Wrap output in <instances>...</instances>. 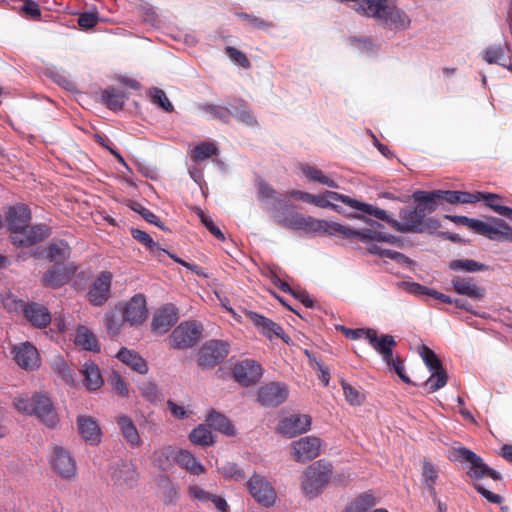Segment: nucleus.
<instances>
[{"mask_svg": "<svg viewBox=\"0 0 512 512\" xmlns=\"http://www.w3.org/2000/svg\"><path fill=\"white\" fill-rule=\"evenodd\" d=\"M505 46H490L484 51L483 59L489 64L504 65L501 60L504 58Z\"/></svg>", "mask_w": 512, "mask_h": 512, "instance_id": "nucleus-52", "label": "nucleus"}, {"mask_svg": "<svg viewBox=\"0 0 512 512\" xmlns=\"http://www.w3.org/2000/svg\"><path fill=\"white\" fill-rule=\"evenodd\" d=\"M178 320V311L172 304L166 305L156 311L152 321L153 331L166 333Z\"/></svg>", "mask_w": 512, "mask_h": 512, "instance_id": "nucleus-27", "label": "nucleus"}, {"mask_svg": "<svg viewBox=\"0 0 512 512\" xmlns=\"http://www.w3.org/2000/svg\"><path fill=\"white\" fill-rule=\"evenodd\" d=\"M98 24L96 13H82L78 18V25L84 29H90Z\"/></svg>", "mask_w": 512, "mask_h": 512, "instance_id": "nucleus-62", "label": "nucleus"}, {"mask_svg": "<svg viewBox=\"0 0 512 512\" xmlns=\"http://www.w3.org/2000/svg\"><path fill=\"white\" fill-rule=\"evenodd\" d=\"M312 419L307 414H293L279 422L278 431L289 438L303 434L310 430Z\"/></svg>", "mask_w": 512, "mask_h": 512, "instance_id": "nucleus-17", "label": "nucleus"}, {"mask_svg": "<svg viewBox=\"0 0 512 512\" xmlns=\"http://www.w3.org/2000/svg\"><path fill=\"white\" fill-rule=\"evenodd\" d=\"M53 469L62 477L70 478L76 473V463L70 453L60 446L53 448L51 457Z\"/></svg>", "mask_w": 512, "mask_h": 512, "instance_id": "nucleus-19", "label": "nucleus"}, {"mask_svg": "<svg viewBox=\"0 0 512 512\" xmlns=\"http://www.w3.org/2000/svg\"><path fill=\"white\" fill-rule=\"evenodd\" d=\"M202 330V324L197 321L183 322L171 333L170 345L175 349L191 348L200 340Z\"/></svg>", "mask_w": 512, "mask_h": 512, "instance_id": "nucleus-8", "label": "nucleus"}, {"mask_svg": "<svg viewBox=\"0 0 512 512\" xmlns=\"http://www.w3.org/2000/svg\"><path fill=\"white\" fill-rule=\"evenodd\" d=\"M202 110L224 123H229L232 117V104L230 107L206 104L202 107Z\"/></svg>", "mask_w": 512, "mask_h": 512, "instance_id": "nucleus-46", "label": "nucleus"}, {"mask_svg": "<svg viewBox=\"0 0 512 512\" xmlns=\"http://www.w3.org/2000/svg\"><path fill=\"white\" fill-rule=\"evenodd\" d=\"M23 314L37 328H45L51 322L48 309L39 303L33 302L23 305Z\"/></svg>", "mask_w": 512, "mask_h": 512, "instance_id": "nucleus-28", "label": "nucleus"}, {"mask_svg": "<svg viewBox=\"0 0 512 512\" xmlns=\"http://www.w3.org/2000/svg\"><path fill=\"white\" fill-rule=\"evenodd\" d=\"M333 473L331 463L318 460L309 465L303 472L301 488L309 498L317 497L323 488L329 483Z\"/></svg>", "mask_w": 512, "mask_h": 512, "instance_id": "nucleus-5", "label": "nucleus"}, {"mask_svg": "<svg viewBox=\"0 0 512 512\" xmlns=\"http://www.w3.org/2000/svg\"><path fill=\"white\" fill-rule=\"evenodd\" d=\"M449 268L453 271L478 272L487 270L488 266L472 259H456L449 263Z\"/></svg>", "mask_w": 512, "mask_h": 512, "instance_id": "nucleus-44", "label": "nucleus"}, {"mask_svg": "<svg viewBox=\"0 0 512 512\" xmlns=\"http://www.w3.org/2000/svg\"><path fill=\"white\" fill-rule=\"evenodd\" d=\"M147 317V307L145 297L141 294L135 295L125 304L123 310V319L130 325H139Z\"/></svg>", "mask_w": 512, "mask_h": 512, "instance_id": "nucleus-22", "label": "nucleus"}, {"mask_svg": "<svg viewBox=\"0 0 512 512\" xmlns=\"http://www.w3.org/2000/svg\"><path fill=\"white\" fill-rule=\"evenodd\" d=\"M460 458L470 463L468 475L473 479H481L484 476L491 477L493 480H500L501 475L496 470L490 468L484 463L483 459L468 448H460L457 451Z\"/></svg>", "mask_w": 512, "mask_h": 512, "instance_id": "nucleus-12", "label": "nucleus"}, {"mask_svg": "<svg viewBox=\"0 0 512 512\" xmlns=\"http://www.w3.org/2000/svg\"><path fill=\"white\" fill-rule=\"evenodd\" d=\"M332 200L342 202L345 205L362 211L364 213L370 212L369 209H371V204L360 202L349 196L334 191H325L322 195L311 194L309 204L315 205L320 208H331L337 211L338 206L333 204L331 202Z\"/></svg>", "mask_w": 512, "mask_h": 512, "instance_id": "nucleus-10", "label": "nucleus"}, {"mask_svg": "<svg viewBox=\"0 0 512 512\" xmlns=\"http://www.w3.org/2000/svg\"><path fill=\"white\" fill-rule=\"evenodd\" d=\"M251 320L266 337L271 339L273 336H276L287 342L283 328L277 323L257 313H252Z\"/></svg>", "mask_w": 512, "mask_h": 512, "instance_id": "nucleus-31", "label": "nucleus"}, {"mask_svg": "<svg viewBox=\"0 0 512 512\" xmlns=\"http://www.w3.org/2000/svg\"><path fill=\"white\" fill-rule=\"evenodd\" d=\"M132 237L145 246V248L154 256L159 257L162 253H167L166 250L159 247L158 243H156L152 237L143 230L140 229H132L131 230Z\"/></svg>", "mask_w": 512, "mask_h": 512, "instance_id": "nucleus-39", "label": "nucleus"}, {"mask_svg": "<svg viewBox=\"0 0 512 512\" xmlns=\"http://www.w3.org/2000/svg\"><path fill=\"white\" fill-rule=\"evenodd\" d=\"M230 345L223 340H209L198 351L197 363L203 369L215 367L228 356Z\"/></svg>", "mask_w": 512, "mask_h": 512, "instance_id": "nucleus-9", "label": "nucleus"}, {"mask_svg": "<svg viewBox=\"0 0 512 512\" xmlns=\"http://www.w3.org/2000/svg\"><path fill=\"white\" fill-rule=\"evenodd\" d=\"M112 274L101 272L95 279L88 292V300L94 306H102L110 297Z\"/></svg>", "mask_w": 512, "mask_h": 512, "instance_id": "nucleus-18", "label": "nucleus"}, {"mask_svg": "<svg viewBox=\"0 0 512 512\" xmlns=\"http://www.w3.org/2000/svg\"><path fill=\"white\" fill-rule=\"evenodd\" d=\"M439 476L438 468L430 461L424 460L422 465V477L425 484H436Z\"/></svg>", "mask_w": 512, "mask_h": 512, "instance_id": "nucleus-54", "label": "nucleus"}, {"mask_svg": "<svg viewBox=\"0 0 512 512\" xmlns=\"http://www.w3.org/2000/svg\"><path fill=\"white\" fill-rule=\"evenodd\" d=\"M151 100L152 103L159 105L166 112L174 110L172 103L162 89L154 88L151 92Z\"/></svg>", "mask_w": 512, "mask_h": 512, "instance_id": "nucleus-53", "label": "nucleus"}, {"mask_svg": "<svg viewBox=\"0 0 512 512\" xmlns=\"http://www.w3.org/2000/svg\"><path fill=\"white\" fill-rule=\"evenodd\" d=\"M81 372L84 376V384L88 390H97L103 385L99 367L94 362H85Z\"/></svg>", "mask_w": 512, "mask_h": 512, "instance_id": "nucleus-33", "label": "nucleus"}, {"mask_svg": "<svg viewBox=\"0 0 512 512\" xmlns=\"http://www.w3.org/2000/svg\"><path fill=\"white\" fill-rule=\"evenodd\" d=\"M142 397L149 402L155 403L162 399V394L154 382L147 381L139 387Z\"/></svg>", "mask_w": 512, "mask_h": 512, "instance_id": "nucleus-49", "label": "nucleus"}, {"mask_svg": "<svg viewBox=\"0 0 512 512\" xmlns=\"http://www.w3.org/2000/svg\"><path fill=\"white\" fill-rule=\"evenodd\" d=\"M189 439L192 443L200 446H210L214 443L211 430L203 424L192 430Z\"/></svg>", "mask_w": 512, "mask_h": 512, "instance_id": "nucleus-45", "label": "nucleus"}, {"mask_svg": "<svg viewBox=\"0 0 512 512\" xmlns=\"http://www.w3.org/2000/svg\"><path fill=\"white\" fill-rule=\"evenodd\" d=\"M116 357L127 366L131 367L134 371L140 374H146L148 372V365L144 358L138 353L122 348L116 355Z\"/></svg>", "mask_w": 512, "mask_h": 512, "instance_id": "nucleus-32", "label": "nucleus"}, {"mask_svg": "<svg viewBox=\"0 0 512 512\" xmlns=\"http://www.w3.org/2000/svg\"><path fill=\"white\" fill-rule=\"evenodd\" d=\"M346 400L352 405H360L364 401V395L350 384L341 382Z\"/></svg>", "mask_w": 512, "mask_h": 512, "instance_id": "nucleus-55", "label": "nucleus"}, {"mask_svg": "<svg viewBox=\"0 0 512 512\" xmlns=\"http://www.w3.org/2000/svg\"><path fill=\"white\" fill-rule=\"evenodd\" d=\"M175 460L180 467L186 469L193 475H201L205 473L204 466L187 450H180L177 453Z\"/></svg>", "mask_w": 512, "mask_h": 512, "instance_id": "nucleus-35", "label": "nucleus"}, {"mask_svg": "<svg viewBox=\"0 0 512 512\" xmlns=\"http://www.w3.org/2000/svg\"><path fill=\"white\" fill-rule=\"evenodd\" d=\"M75 344L87 351L98 352L100 345L94 333L86 326H79L76 331Z\"/></svg>", "mask_w": 512, "mask_h": 512, "instance_id": "nucleus-36", "label": "nucleus"}, {"mask_svg": "<svg viewBox=\"0 0 512 512\" xmlns=\"http://www.w3.org/2000/svg\"><path fill=\"white\" fill-rule=\"evenodd\" d=\"M451 284L456 293L465 295L472 299H482L485 296V289L477 286L471 277H455Z\"/></svg>", "mask_w": 512, "mask_h": 512, "instance_id": "nucleus-30", "label": "nucleus"}, {"mask_svg": "<svg viewBox=\"0 0 512 512\" xmlns=\"http://www.w3.org/2000/svg\"><path fill=\"white\" fill-rule=\"evenodd\" d=\"M385 363L389 366L390 369H392L401 378V380L403 382H405V383L411 382L410 378L406 375V373L404 371V364L400 357L394 358V356H392V361L385 362Z\"/></svg>", "mask_w": 512, "mask_h": 512, "instance_id": "nucleus-59", "label": "nucleus"}, {"mask_svg": "<svg viewBox=\"0 0 512 512\" xmlns=\"http://www.w3.org/2000/svg\"><path fill=\"white\" fill-rule=\"evenodd\" d=\"M419 353L431 372V376L425 381L424 386L428 389V392H436L447 384V372L444 370L439 357L428 346L422 345Z\"/></svg>", "mask_w": 512, "mask_h": 512, "instance_id": "nucleus-7", "label": "nucleus"}, {"mask_svg": "<svg viewBox=\"0 0 512 512\" xmlns=\"http://www.w3.org/2000/svg\"><path fill=\"white\" fill-rule=\"evenodd\" d=\"M226 54L232 61H234L236 64L243 68H249L251 65L247 56L242 51L234 47H226Z\"/></svg>", "mask_w": 512, "mask_h": 512, "instance_id": "nucleus-57", "label": "nucleus"}, {"mask_svg": "<svg viewBox=\"0 0 512 512\" xmlns=\"http://www.w3.org/2000/svg\"><path fill=\"white\" fill-rule=\"evenodd\" d=\"M357 12L399 30H406L411 25V19L407 13L389 0L362 1L358 4Z\"/></svg>", "mask_w": 512, "mask_h": 512, "instance_id": "nucleus-2", "label": "nucleus"}, {"mask_svg": "<svg viewBox=\"0 0 512 512\" xmlns=\"http://www.w3.org/2000/svg\"><path fill=\"white\" fill-rule=\"evenodd\" d=\"M76 423L78 432L85 442L94 446L101 442L102 432L98 422L93 417L79 415Z\"/></svg>", "mask_w": 512, "mask_h": 512, "instance_id": "nucleus-23", "label": "nucleus"}, {"mask_svg": "<svg viewBox=\"0 0 512 512\" xmlns=\"http://www.w3.org/2000/svg\"><path fill=\"white\" fill-rule=\"evenodd\" d=\"M445 218L451 220L456 224H462L467 226L473 231H477L478 224L480 220L468 218L466 216H457V215H446Z\"/></svg>", "mask_w": 512, "mask_h": 512, "instance_id": "nucleus-61", "label": "nucleus"}, {"mask_svg": "<svg viewBox=\"0 0 512 512\" xmlns=\"http://www.w3.org/2000/svg\"><path fill=\"white\" fill-rule=\"evenodd\" d=\"M258 189V199L260 201H267V200H275L277 202V205L282 204V197L283 195L279 194L270 184L267 182L260 180L257 184Z\"/></svg>", "mask_w": 512, "mask_h": 512, "instance_id": "nucleus-47", "label": "nucleus"}, {"mask_svg": "<svg viewBox=\"0 0 512 512\" xmlns=\"http://www.w3.org/2000/svg\"><path fill=\"white\" fill-rule=\"evenodd\" d=\"M262 366L255 360L246 359L236 364L233 368V377L244 385L250 386L258 382L262 376Z\"/></svg>", "mask_w": 512, "mask_h": 512, "instance_id": "nucleus-16", "label": "nucleus"}, {"mask_svg": "<svg viewBox=\"0 0 512 512\" xmlns=\"http://www.w3.org/2000/svg\"><path fill=\"white\" fill-rule=\"evenodd\" d=\"M70 256V247L64 240L51 243L47 248V258L55 265L64 264Z\"/></svg>", "mask_w": 512, "mask_h": 512, "instance_id": "nucleus-37", "label": "nucleus"}, {"mask_svg": "<svg viewBox=\"0 0 512 512\" xmlns=\"http://www.w3.org/2000/svg\"><path fill=\"white\" fill-rule=\"evenodd\" d=\"M367 340L371 347L382 356L384 362L392 361L393 348L397 345L392 335L378 336L374 329H368Z\"/></svg>", "mask_w": 512, "mask_h": 512, "instance_id": "nucleus-21", "label": "nucleus"}, {"mask_svg": "<svg viewBox=\"0 0 512 512\" xmlns=\"http://www.w3.org/2000/svg\"><path fill=\"white\" fill-rule=\"evenodd\" d=\"M218 470L226 479L239 481L244 479L245 476L244 472L237 466V464L231 462L224 463L218 468Z\"/></svg>", "mask_w": 512, "mask_h": 512, "instance_id": "nucleus-51", "label": "nucleus"}, {"mask_svg": "<svg viewBox=\"0 0 512 512\" xmlns=\"http://www.w3.org/2000/svg\"><path fill=\"white\" fill-rule=\"evenodd\" d=\"M232 116L248 126L257 124L256 119L247 109L246 102L241 99L236 100L235 104H232Z\"/></svg>", "mask_w": 512, "mask_h": 512, "instance_id": "nucleus-43", "label": "nucleus"}, {"mask_svg": "<svg viewBox=\"0 0 512 512\" xmlns=\"http://www.w3.org/2000/svg\"><path fill=\"white\" fill-rule=\"evenodd\" d=\"M272 217L278 225L291 230H301L306 233L325 234L329 236L338 235L343 239L355 238L366 243L368 252L373 255H377L381 258H389L398 263H403L408 260V257L404 254L382 247L383 243L397 244L400 240L396 236L384 232V226L374 220L368 219V228L356 230L337 222L321 220L297 212L285 214L279 211L277 205L273 207Z\"/></svg>", "mask_w": 512, "mask_h": 512, "instance_id": "nucleus-1", "label": "nucleus"}, {"mask_svg": "<svg viewBox=\"0 0 512 512\" xmlns=\"http://www.w3.org/2000/svg\"><path fill=\"white\" fill-rule=\"evenodd\" d=\"M109 382L112 388L121 396H128L129 390L127 383L117 372H112L109 377Z\"/></svg>", "mask_w": 512, "mask_h": 512, "instance_id": "nucleus-56", "label": "nucleus"}, {"mask_svg": "<svg viewBox=\"0 0 512 512\" xmlns=\"http://www.w3.org/2000/svg\"><path fill=\"white\" fill-rule=\"evenodd\" d=\"M415 202L428 204V211H435L437 201H445L449 204H468L479 201L474 193L464 191L436 190L433 192L415 191L413 193Z\"/></svg>", "mask_w": 512, "mask_h": 512, "instance_id": "nucleus-6", "label": "nucleus"}, {"mask_svg": "<svg viewBox=\"0 0 512 512\" xmlns=\"http://www.w3.org/2000/svg\"><path fill=\"white\" fill-rule=\"evenodd\" d=\"M253 498L265 507H271L276 501V492L271 484L262 476L254 474L247 482Z\"/></svg>", "mask_w": 512, "mask_h": 512, "instance_id": "nucleus-14", "label": "nucleus"}, {"mask_svg": "<svg viewBox=\"0 0 512 512\" xmlns=\"http://www.w3.org/2000/svg\"><path fill=\"white\" fill-rule=\"evenodd\" d=\"M474 488L478 493H480L487 501L494 503V504H501L503 501L502 496L495 494L486 488H484L480 484H474Z\"/></svg>", "mask_w": 512, "mask_h": 512, "instance_id": "nucleus-64", "label": "nucleus"}, {"mask_svg": "<svg viewBox=\"0 0 512 512\" xmlns=\"http://www.w3.org/2000/svg\"><path fill=\"white\" fill-rule=\"evenodd\" d=\"M49 228L46 225H35L21 230V232L11 235L12 242L22 247L32 246L49 236Z\"/></svg>", "mask_w": 512, "mask_h": 512, "instance_id": "nucleus-20", "label": "nucleus"}, {"mask_svg": "<svg viewBox=\"0 0 512 512\" xmlns=\"http://www.w3.org/2000/svg\"><path fill=\"white\" fill-rule=\"evenodd\" d=\"M127 96L123 91L114 87H108L101 93V99L105 106L113 111H120L123 109Z\"/></svg>", "mask_w": 512, "mask_h": 512, "instance_id": "nucleus-34", "label": "nucleus"}, {"mask_svg": "<svg viewBox=\"0 0 512 512\" xmlns=\"http://www.w3.org/2000/svg\"><path fill=\"white\" fill-rule=\"evenodd\" d=\"M207 422L209 426L213 427L226 435L232 436L235 434V428L229 421V419L216 411H212L208 417Z\"/></svg>", "mask_w": 512, "mask_h": 512, "instance_id": "nucleus-38", "label": "nucleus"}, {"mask_svg": "<svg viewBox=\"0 0 512 512\" xmlns=\"http://www.w3.org/2000/svg\"><path fill=\"white\" fill-rule=\"evenodd\" d=\"M53 369L61 376L65 383L69 385L74 384V372L62 358H58L54 361Z\"/></svg>", "mask_w": 512, "mask_h": 512, "instance_id": "nucleus-48", "label": "nucleus"}, {"mask_svg": "<svg viewBox=\"0 0 512 512\" xmlns=\"http://www.w3.org/2000/svg\"><path fill=\"white\" fill-rule=\"evenodd\" d=\"M167 406L171 414L177 419H185L191 414V411H188L184 406L178 405L172 400L167 401Z\"/></svg>", "mask_w": 512, "mask_h": 512, "instance_id": "nucleus-63", "label": "nucleus"}, {"mask_svg": "<svg viewBox=\"0 0 512 512\" xmlns=\"http://www.w3.org/2000/svg\"><path fill=\"white\" fill-rule=\"evenodd\" d=\"M14 360L25 370H33L39 366L40 358L37 349L29 342L22 343L13 349Z\"/></svg>", "mask_w": 512, "mask_h": 512, "instance_id": "nucleus-24", "label": "nucleus"}, {"mask_svg": "<svg viewBox=\"0 0 512 512\" xmlns=\"http://www.w3.org/2000/svg\"><path fill=\"white\" fill-rule=\"evenodd\" d=\"M370 212H365L368 215L387 222L395 230L408 233V232H423L424 219L427 214L433 211H428V204L417 202V206L413 209H402L399 212V221L391 218L387 212L377 206L371 205Z\"/></svg>", "mask_w": 512, "mask_h": 512, "instance_id": "nucleus-3", "label": "nucleus"}, {"mask_svg": "<svg viewBox=\"0 0 512 512\" xmlns=\"http://www.w3.org/2000/svg\"><path fill=\"white\" fill-rule=\"evenodd\" d=\"M289 394L286 384L269 382L262 385L257 394L258 402L265 407H277L285 402Z\"/></svg>", "mask_w": 512, "mask_h": 512, "instance_id": "nucleus-13", "label": "nucleus"}, {"mask_svg": "<svg viewBox=\"0 0 512 512\" xmlns=\"http://www.w3.org/2000/svg\"><path fill=\"white\" fill-rule=\"evenodd\" d=\"M218 154L219 149L213 142H201L192 150L191 159L194 162H202Z\"/></svg>", "mask_w": 512, "mask_h": 512, "instance_id": "nucleus-41", "label": "nucleus"}, {"mask_svg": "<svg viewBox=\"0 0 512 512\" xmlns=\"http://www.w3.org/2000/svg\"><path fill=\"white\" fill-rule=\"evenodd\" d=\"M476 233L490 240L512 242V227L499 218L493 217L489 222L480 220Z\"/></svg>", "mask_w": 512, "mask_h": 512, "instance_id": "nucleus-15", "label": "nucleus"}, {"mask_svg": "<svg viewBox=\"0 0 512 512\" xmlns=\"http://www.w3.org/2000/svg\"><path fill=\"white\" fill-rule=\"evenodd\" d=\"M116 423L124 440L130 446V448L135 449L142 445V440L138 429L130 417L127 415H119L116 418Z\"/></svg>", "mask_w": 512, "mask_h": 512, "instance_id": "nucleus-29", "label": "nucleus"}, {"mask_svg": "<svg viewBox=\"0 0 512 512\" xmlns=\"http://www.w3.org/2000/svg\"><path fill=\"white\" fill-rule=\"evenodd\" d=\"M31 220V212L27 205L11 206L7 214V223L11 235L21 232Z\"/></svg>", "mask_w": 512, "mask_h": 512, "instance_id": "nucleus-26", "label": "nucleus"}, {"mask_svg": "<svg viewBox=\"0 0 512 512\" xmlns=\"http://www.w3.org/2000/svg\"><path fill=\"white\" fill-rule=\"evenodd\" d=\"M188 491H189V495L193 499H196L201 503L209 502L213 496L212 493L205 491L202 487H200L198 485L190 486Z\"/></svg>", "mask_w": 512, "mask_h": 512, "instance_id": "nucleus-60", "label": "nucleus"}, {"mask_svg": "<svg viewBox=\"0 0 512 512\" xmlns=\"http://www.w3.org/2000/svg\"><path fill=\"white\" fill-rule=\"evenodd\" d=\"M302 173L312 182H318L320 184L326 185L331 188H338V184L325 176L323 172L313 166L310 165H301L300 167Z\"/></svg>", "mask_w": 512, "mask_h": 512, "instance_id": "nucleus-42", "label": "nucleus"}, {"mask_svg": "<svg viewBox=\"0 0 512 512\" xmlns=\"http://www.w3.org/2000/svg\"><path fill=\"white\" fill-rule=\"evenodd\" d=\"M13 405L20 413L34 415L48 428H55L59 423L58 413L51 399L45 394L35 393L31 397H15Z\"/></svg>", "mask_w": 512, "mask_h": 512, "instance_id": "nucleus-4", "label": "nucleus"}, {"mask_svg": "<svg viewBox=\"0 0 512 512\" xmlns=\"http://www.w3.org/2000/svg\"><path fill=\"white\" fill-rule=\"evenodd\" d=\"M21 11L24 15L33 20H38L41 17L39 4L33 0H24Z\"/></svg>", "mask_w": 512, "mask_h": 512, "instance_id": "nucleus-58", "label": "nucleus"}, {"mask_svg": "<svg viewBox=\"0 0 512 512\" xmlns=\"http://www.w3.org/2000/svg\"><path fill=\"white\" fill-rule=\"evenodd\" d=\"M74 273L75 268L72 265L58 264L44 273L42 281L45 286L57 288L66 284Z\"/></svg>", "mask_w": 512, "mask_h": 512, "instance_id": "nucleus-25", "label": "nucleus"}, {"mask_svg": "<svg viewBox=\"0 0 512 512\" xmlns=\"http://www.w3.org/2000/svg\"><path fill=\"white\" fill-rule=\"evenodd\" d=\"M197 215L201 221V223L208 229V231L218 240L224 241L225 236L224 233L220 230L218 226H216L211 219L210 216L204 213L203 210L197 208Z\"/></svg>", "mask_w": 512, "mask_h": 512, "instance_id": "nucleus-50", "label": "nucleus"}, {"mask_svg": "<svg viewBox=\"0 0 512 512\" xmlns=\"http://www.w3.org/2000/svg\"><path fill=\"white\" fill-rule=\"evenodd\" d=\"M322 440L316 436H305L291 444L292 457L296 462H308L320 455Z\"/></svg>", "mask_w": 512, "mask_h": 512, "instance_id": "nucleus-11", "label": "nucleus"}, {"mask_svg": "<svg viewBox=\"0 0 512 512\" xmlns=\"http://www.w3.org/2000/svg\"><path fill=\"white\" fill-rule=\"evenodd\" d=\"M376 505V499L371 493H363L354 499L344 512H369Z\"/></svg>", "mask_w": 512, "mask_h": 512, "instance_id": "nucleus-40", "label": "nucleus"}]
</instances>
